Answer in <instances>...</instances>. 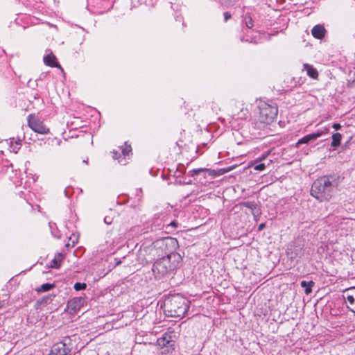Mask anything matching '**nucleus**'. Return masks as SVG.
Masks as SVG:
<instances>
[{
    "mask_svg": "<svg viewBox=\"0 0 355 355\" xmlns=\"http://www.w3.org/2000/svg\"><path fill=\"white\" fill-rule=\"evenodd\" d=\"M28 125L34 132L39 134L45 135L49 130L42 121L33 114H30L28 117Z\"/></svg>",
    "mask_w": 355,
    "mask_h": 355,
    "instance_id": "423d86ee",
    "label": "nucleus"
},
{
    "mask_svg": "<svg viewBox=\"0 0 355 355\" xmlns=\"http://www.w3.org/2000/svg\"><path fill=\"white\" fill-rule=\"evenodd\" d=\"M304 69L306 71V73L312 78L316 79L318 77V71L309 64H304Z\"/></svg>",
    "mask_w": 355,
    "mask_h": 355,
    "instance_id": "4468645a",
    "label": "nucleus"
},
{
    "mask_svg": "<svg viewBox=\"0 0 355 355\" xmlns=\"http://www.w3.org/2000/svg\"><path fill=\"white\" fill-rule=\"evenodd\" d=\"M178 222L174 220V221H172L169 225L168 226H171L173 228H176L178 227Z\"/></svg>",
    "mask_w": 355,
    "mask_h": 355,
    "instance_id": "a878e982",
    "label": "nucleus"
},
{
    "mask_svg": "<svg viewBox=\"0 0 355 355\" xmlns=\"http://www.w3.org/2000/svg\"><path fill=\"white\" fill-rule=\"evenodd\" d=\"M63 259V255L60 253L55 254L54 259L51 261L50 267L58 268L60 266V263Z\"/></svg>",
    "mask_w": 355,
    "mask_h": 355,
    "instance_id": "2eb2a0df",
    "label": "nucleus"
},
{
    "mask_svg": "<svg viewBox=\"0 0 355 355\" xmlns=\"http://www.w3.org/2000/svg\"><path fill=\"white\" fill-rule=\"evenodd\" d=\"M165 245L166 247L171 246L173 248H175L176 246L178 245V241L175 239L168 238V239H166V240L165 241Z\"/></svg>",
    "mask_w": 355,
    "mask_h": 355,
    "instance_id": "aec40b11",
    "label": "nucleus"
},
{
    "mask_svg": "<svg viewBox=\"0 0 355 355\" xmlns=\"http://www.w3.org/2000/svg\"><path fill=\"white\" fill-rule=\"evenodd\" d=\"M104 220H105V223H107V224H111L112 223V219L110 217H105Z\"/></svg>",
    "mask_w": 355,
    "mask_h": 355,
    "instance_id": "cd10ccee",
    "label": "nucleus"
},
{
    "mask_svg": "<svg viewBox=\"0 0 355 355\" xmlns=\"http://www.w3.org/2000/svg\"><path fill=\"white\" fill-rule=\"evenodd\" d=\"M259 107V119L261 123L270 124L276 118L278 113L277 107L276 106L268 104L265 102H261Z\"/></svg>",
    "mask_w": 355,
    "mask_h": 355,
    "instance_id": "20e7f679",
    "label": "nucleus"
},
{
    "mask_svg": "<svg viewBox=\"0 0 355 355\" xmlns=\"http://www.w3.org/2000/svg\"><path fill=\"white\" fill-rule=\"evenodd\" d=\"M322 133H323V132H315V133H312V134L306 135L297 141V146L302 144H307L310 141L315 140V139H318V137H320L322 135Z\"/></svg>",
    "mask_w": 355,
    "mask_h": 355,
    "instance_id": "f8f14e48",
    "label": "nucleus"
},
{
    "mask_svg": "<svg viewBox=\"0 0 355 355\" xmlns=\"http://www.w3.org/2000/svg\"><path fill=\"white\" fill-rule=\"evenodd\" d=\"M69 352L70 349L67 347L66 343L60 342L53 345L50 354L51 355H67Z\"/></svg>",
    "mask_w": 355,
    "mask_h": 355,
    "instance_id": "9d476101",
    "label": "nucleus"
},
{
    "mask_svg": "<svg viewBox=\"0 0 355 355\" xmlns=\"http://www.w3.org/2000/svg\"><path fill=\"white\" fill-rule=\"evenodd\" d=\"M332 127L336 130H338L341 128V125L339 123H334Z\"/></svg>",
    "mask_w": 355,
    "mask_h": 355,
    "instance_id": "bb28decb",
    "label": "nucleus"
},
{
    "mask_svg": "<svg viewBox=\"0 0 355 355\" xmlns=\"http://www.w3.org/2000/svg\"><path fill=\"white\" fill-rule=\"evenodd\" d=\"M265 227V224L264 223H261L259 225V230H261L262 229H263Z\"/></svg>",
    "mask_w": 355,
    "mask_h": 355,
    "instance_id": "c756f323",
    "label": "nucleus"
},
{
    "mask_svg": "<svg viewBox=\"0 0 355 355\" xmlns=\"http://www.w3.org/2000/svg\"><path fill=\"white\" fill-rule=\"evenodd\" d=\"M343 297L347 307L355 313V287L349 288L343 291Z\"/></svg>",
    "mask_w": 355,
    "mask_h": 355,
    "instance_id": "6e6552de",
    "label": "nucleus"
},
{
    "mask_svg": "<svg viewBox=\"0 0 355 355\" xmlns=\"http://www.w3.org/2000/svg\"><path fill=\"white\" fill-rule=\"evenodd\" d=\"M182 258L177 252H171L166 257L157 259L152 270L156 279H161L170 275L178 268Z\"/></svg>",
    "mask_w": 355,
    "mask_h": 355,
    "instance_id": "f257e3e1",
    "label": "nucleus"
},
{
    "mask_svg": "<svg viewBox=\"0 0 355 355\" xmlns=\"http://www.w3.org/2000/svg\"><path fill=\"white\" fill-rule=\"evenodd\" d=\"M312 35L317 39H322L325 34V29L321 25L315 26L311 30Z\"/></svg>",
    "mask_w": 355,
    "mask_h": 355,
    "instance_id": "ddd939ff",
    "label": "nucleus"
},
{
    "mask_svg": "<svg viewBox=\"0 0 355 355\" xmlns=\"http://www.w3.org/2000/svg\"><path fill=\"white\" fill-rule=\"evenodd\" d=\"M56 57L52 52H50L46 56L44 57V62L46 65L51 67H57L62 70L60 65L56 61Z\"/></svg>",
    "mask_w": 355,
    "mask_h": 355,
    "instance_id": "9b49d317",
    "label": "nucleus"
},
{
    "mask_svg": "<svg viewBox=\"0 0 355 355\" xmlns=\"http://www.w3.org/2000/svg\"><path fill=\"white\" fill-rule=\"evenodd\" d=\"M342 135L340 133H334L332 135V141L331 146L334 148H336L340 145V141Z\"/></svg>",
    "mask_w": 355,
    "mask_h": 355,
    "instance_id": "dca6fc26",
    "label": "nucleus"
},
{
    "mask_svg": "<svg viewBox=\"0 0 355 355\" xmlns=\"http://www.w3.org/2000/svg\"><path fill=\"white\" fill-rule=\"evenodd\" d=\"M176 335L173 331H168L162 337L157 339V343L161 348L166 347V351L169 352L174 349Z\"/></svg>",
    "mask_w": 355,
    "mask_h": 355,
    "instance_id": "39448f33",
    "label": "nucleus"
},
{
    "mask_svg": "<svg viewBox=\"0 0 355 355\" xmlns=\"http://www.w3.org/2000/svg\"><path fill=\"white\" fill-rule=\"evenodd\" d=\"M266 168V165L265 164H256L254 166V169L256 170V171H263Z\"/></svg>",
    "mask_w": 355,
    "mask_h": 355,
    "instance_id": "5701e85b",
    "label": "nucleus"
},
{
    "mask_svg": "<svg viewBox=\"0 0 355 355\" xmlns=\"http://www.w3.org/2000/svg\"><path fill=\"white\" fill-rule=\"evenodd\" d=\"M245 24L248 28H251L253 26V22H252L251 17H245Z\"/></svg>",
    "mask_w": 355,
    "mask_h": 355,
    "instance_id": "4be33fe9",
    "label": "nucleus"
},
{
    "mask_svg": "<svg viewBox=\"0 0 355 355\" xmlns=\"http://www.w3.org/2000/svg\"><path fill=\"white\" fill-rule=\"evenodd\" d=\"M86 284L77 282L74 284V289L76 291H81L86 288Z\"/></svg>",
    "mask_w": 355,
    "mask_h": 355,
    "instance_id": "412c9836",
    "label": "nucleus"
},
{
    "mask_svg": "<svg viewBox=\"0 0 355 355\" xmlns=\"http://www.w3.org/2000/svg\"><path fill=\"white\" fill-rule=\"evenodd\" d=\"M188 303L180 295L170 296L164 302V311L168 317H182L189 309Z\"/></svg>",
    "mask_w": 355,
    "mask_h": 355,
    "instance_id": "7ed1b4c3",
    "label": "nucleus"
},
{
    "mask_svg": "<svg viewBox=\"0 0 355 355\" xmlns=\"http://www.w3.org/2000/svg\"><path fill=\"white\" fill-rule=\"evenodd\" d=\"M131 151V147L130 146H126L123 150H122V153L123 154V155L126 156V155H128V154L130 153V152Z\"/></svg>",
    "mask_w": 355,
    "mask_h": 355,
    "instance_id": "b1692460",
    "label": "nucleus"
},
{
    "mask_svg": "<svg viewBox=\"0 0 355 355\" xmlns=\"http://www.w3.org/2000/svg\"><path fill=\"white\" fill-rule=\"evenodd\" d=\"M49 298H50V297H49V296H48V297H44V298H43V299H42V301H44V302H46L47 300H49Z\"/></svg>",
    "mask_w": 355,
    "mask_h": 355,
    "instance_id": "7c9ffc66",
    "label": "nucleus"
},
{
    "mask_svg": "<svg viewBox=\"0 0 355 355\" xmlns=\"http://www.w3.org/2000/svg\"><path fill=\"white\" fill-rule=\"evenodd\" d=\"M241 208L246 207L252 211V214L255 215L254 210L257 208V204L254 202H242L239 204Z\"/></svg>",
    "mask_w": 355,
    "mask_h": 355,
    "instance_id": "f3484780",
    "label": "nucleus"
},
{
    "mask_svg": "<svg viewBox=\"0 0 355 355\" xmlns=\"http://www.w3.org/2000/svg\"><path fill=\"white\" fill-rule=\"evenodd\" d=\"M336 186L327 176L315 180L311 189V194L320 202L329 200L335 192Z\"/></svg>",
    "mask_w": 355,
    "mask_h": 355,
    "instance_id": "f03ea898",
    "label": "nucleus"
},
{
    "mask_svg": "<svg viewBox=\"0 0 355 355\" xmlns=\"http://www.w3.org/2000/svg\"><path fill=\"white\" fill-rule=\"evenodd\" d=\"M266 155H263L262 157H259L258 159L255 160V163L258 162V161H261L266 158Z\"/></svg>",
    "mask_w": 355,
    "mask_h": 355,
    "instance_id": "c85d7f7f",
    "label": "nucleus"
},
{
    "mask_svg": "<svg viewBox=\"0 0 355 355\" xmlns=\"http://www.w3.org/2000/svg\"><path fill=\"white\" fill-rule=\"evenodd\" d=\"M313 285V282H306V281L301 282V286L305 288V293L309 294L311 291V287Z\"/></svg>",
    "mask_w": 355,
    "mask_h": 355,
    "instance_id": "a211bd4d",
    "label": "nucleus"
},
{
    "mask_svg": "<svg viewBox=\"0 0 355 355\" xmlns=\"http://www.w3.org/2000/svg\"><path fill=\"white\" fill-rule=\"evenodd\" d=\"M234 168V166H230L227 168H220L218 170L200 168L193 169L191 171V173H192L191 175L192 176L197 175L200 174L201 172L206 171L208 173L209 175H210L211 177H217V176H220V175H224L226 173L230 172Z\"/></svg>",
    "mask_w": 355,
    "mask_h": 355,
    "instance_id": "0eeeda50",
    "label": "nucleus"
},
{
    "mask_svg": "<svg viewBox=\"0 0 355 355\" xmlns=\"http://www.w3.org/2000/svg\"><path fill=\"white\" fill-rule=\"evenodd\" d=\"M224 17H225V21H227L229 19L231 18V15L230 12H225L224 13Z\"/></svg>",
    "mask_w": 355,
    "mask_h": 355,
    "instance_id": "393cba45",
    "label": "nucleus"
},
{
    "mask_svg": "<svg viewBox=\"0 0 355 355\" xmlns=\"http://www.w3.org/2000/svg\"><path fill=\"white\" fill-rule=\"evenodd\" d=\"M329 131V129L328 128H325L324 129V132H327Z\"/></svg>",
    "mask_w": 355,
    "mask_h": 355,
    "instance_id": "2f4dec72",
    "label": "nucleus"
},
{
    "mask_svg": "<svg viewBox=\"0 0 355 355\" xmlns=\"http://www.w3.org/2000/svg\"><path fill=\"white\" fill-rule=\"evenodd\" d=\"M54 287L55 285L53 284H44L40 286V288H37L36 291L37 292H46Z\"/></svg>",
    "mask_w": 355,
    "mask_h": 355,
    "instance_id": "6ab92c4d",
    "label": "nucleus"
},
{
    "mask_svg": "<svg viewBox=\"0 0 355 355\" xmlns=\"http://www.w3.org/2000/svg\"><path fill=\"white\" fill-rule=\"evenodd\" d=\"M84 302V298L81 297H74L68 302L67 309L71 313H76L77 311L80 309L83 306Z\"/></svg>",
    "mask_w": 355,
    "mask_h": 355,
    "instance_id": "1a4fd4ad",
    "label": "nucleus"
}]
</instances>
